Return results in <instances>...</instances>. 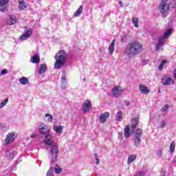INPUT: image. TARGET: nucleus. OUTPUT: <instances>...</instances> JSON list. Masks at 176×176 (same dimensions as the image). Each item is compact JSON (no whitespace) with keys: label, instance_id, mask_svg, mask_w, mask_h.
<instances>
[{"label":"nucleus","instance_id":"nucleus-1","mask_svg":"<svg viewBox=\"0 0 176 176\" xmlns=\"http://www.w3.org/2000/svg\"><path fill=\"white\" fill-rule=\"evenodd\" d=\"M44 143L45 145L50 146L49 151V157L51 160V164L56 163L57 162V157H58V146L54 144V138L53 135L47 133L44 138Z\"/></svg>","mask_w":176,"mask_h":176},{"label":"nucleus","instance_id":"nucleus-2","mask_svg":"<svg viewBox=\"0 0 176 176\" xmlns=\"http://www.w3.org/2000/svg\"><path fill=\"white\" fill-rule=\"evenodd\" d=\"M140 52H142V45L138 41L129 43L126 48L125 53L128 56H135Z\"/></svg>","mask_w":176,"mask_h":176},{"label":"nucleus","instance_id":"nucleus-3","mask_svg":"<svg viewBox=\"0 0 176 176\" xmlns=\"http://www.w3.org/2000/svg\"><path fill=\"white\" fill-rule=\"evenodd\" d=\"M66 56L67 54L64 50H60L56 54L54 57L56 60L54 65L55 69H60V68L64 67V64H65V61H67Z\"/></svg>","mask_w":176,"mask_h":176},{"label":"nucleus","instance_id":"nucleus-4","mask_svg":"<svg viewBox=\"0 0 176 176\" xmlns=\"http://www.w3.org/2000/svg\"><path fill=\"white\" fill-rule=\"evenodd\" d=\"M173 34V29L169 28L165 31L162 36H160L157 38V43L155 45V50H160L164 45L166 41L168 39V36Z\"/></svg>","mask_w":176,"mask_h":176},{"label":"nucleus","instance_id":"nucleus-5","mask_svg":"<svg viewBox=\"0 0 176 176\" xmlns=\"http://www.w3.org/2000/svg\"><path fill=\"white\" fill-rule=\"evenodd\" d=\"M38 131L40 134H41V135H46L50 133V129L47 125L43 123H40L38 125Z\"/></svg>","mask_w":176,"mask_h":176},{"label":"nucleus","instance_id":"nucleus-6","mask_svg":"<svg viewBox=\"0 0 176 176\" xmlns=\"http://www.w3.org/2000/svg\"><path fill=\"white\" fill-rule=\"evenodd\" d=\"M32 35V30L31 28H28V27H25V30L23 34L20 36V41H27L30 36Z\"/></svg>","mask_w":176,"mask_h":176},{"label":"nucleus","instance_id":"nucleus-7","mask_svg":"<svg viewBox=\"0 0 176 176\" xmlns=\"http://www.w3.org/2000/svg\"><path fill=\"white\" fill-rule=\"evenodd\" d=\"M161 82L164 86H171V85H174V80L169 75L164 76Z\"/></svg>","mask_w":176,"mask_h":176},{"label":"nucleus","instance_id":"nucleus-8","mask_svg":"<svg viewBox=\"0 0 176 176\" xmlns=\"http://www.w3.org/2000/svg\"><path fill=\"white\" fill-rule=\"evenodd\" d=\"M16 137H17V134L16 133V132H11V133H8L6 135V138L5 140L6 145H9V144H10V142H13V141H14Z\"/></svg>","mask_w":176,"mask_h":176},{"label":"nucleus","instance_id":"nucleus-9","mask_svg":"<svg viewBox=\"0 0 176 176\" xmlns=\"http://www.w3.org/2000/svg\"><path fill=\"white\" fill-rule=\"evenodd\" d=\"M168 9H170V6L167 3H160L159 6V10L161 12V13L164 14L167 13L168 11Z\"/></svg>","mask_w":176,"mask_h":176},{"label":"nucleus","instance_id":"nucleus-10","mask_svg":"<svg viewBox=\"0 0 176 176\" xmlns=\"http://www.w3.org/2000/svg\"><path fill=\"white\" fill-rule=\"evenodd\" d=\"M82 109L83 112H87V111H90L91 109V102L90 100H86L84 102Z\"/></svg>","mask_w":176,"mask_h":176},{"label":"nucleus","instance_id":"nucleus-11","mask_svg":"<svg viewBox=\"0 0 176 176\" xmlns=\"http://www.w3.org/2000/svg\"><path fill=\"white\" fill-rule=\"evenodd\" d=\"M112 93L114 97H119V96L123 93V90L122 88H120V87L116 86L113 89Z\"/></svg>","mask_w":176,"mask_h":176},{"label":"nucleus","instance_id":"nucleus-12","mask_svg":"<svg viewBox=\"0 0 176 176\" xmlns=\"http://www.w3.org/2000/svg\"><path fill=\"white\" fill-rule=\"evenodd\" d=\"M109 118V113L105 112L101 114L99 117V120L100 123H105L107 122V119Z\"/></svg>","mask_w":176,"mask_h":176},{"label":"nucleus","instance_id":"nucleus-13","mask_svg":"<svg viewBox=\"0 0 176 176\" xmlns=\"http://www.w3.org/2000/svg\"><path fill=\"white\" fill-rule=\"evenodd\" d=\"M25 8H27V3L24 0H19V10H25Z\"/></svg>","mask_w":176,"mask_h":176},{"label":"nucleus","instance_id":"nucleus-14","mask_svg":"<svg viewBox=\"0 0 176 176\" xmlns=\"http://www.w3.org/2000/svg\"><path fill=\"white\" fill-rule=\"evenodd\" d=\"M17 23V19H16V16L11 15L10 19L7 20V24L8 25H13V24H16Z\"/></svg>","mask_w":176,"mask_h":176},{"label":"nucleus","instance_id":"nucleus-15","mask_svg":"<svg viewBox=\"0 0 176 176\" xmlns=\"http://www.w3.org/2000/svg\"><path fill=\"white\" fill-rule=\"evenodd\" d=\"M39 61H41L39 54H35L30 59V63H32V64H38Z\"/></svg>","mask_w":176,"mask_h":176},{"label":"nucleus","instance_id":"nucleus-16","mask_svg":"<svg viewBox=\"0 0 176 176\" xmlns=\"http://www.w3.org/2000/svg\"><path fill=\"white\" fill-rule=\"evenodd\" d=\"M47 70V66L46 64H41L40 67L38 69L39 75H42V74H45Z\"/></svg>","mask_w":176,"mask_h":176},{"label":"nucleus","instance_id":"nucleus-17","mask_svg":"<svg viewBox=\"0 0 176 176\" xmlns=\"http://www.w3.org/2000/svg\"><path fill=\"white\" fill-rule=\"evenodd\" d=\"M139 89L142 94H148L150 91L149 89H148V87L142 85L139 86Z\"/></svg>","mask_w":176,"mask_h":176},{"label":"nucleus","instance_id":"nucleus-18","mask_svg":"<svg viewBox=\"0 0 176 176\" xmlns=\"http://www.w3.org/2000/svg\"><path fill=\"white\" fill-rule=\"evenodd\" d=\"M137 126H138V118H134L131 120L132 131H135V129L137 128Z\"/></svg>","mask_w":176,"mask_h":176},{"label":"nucleus","instance_id":"nucleus-19","mask_svg":"<svg viewBox=\"0 0 176 176\" xmlns=\"http://www.w3.org/2000/svg\"><path fill=\"white\" fill-rule=\"evenodd\" d=\"M62 89H67V77L65 76V73L63 72L62 75Z\"/></svg>","mask_w":176,"mask_h":176},{"label":"nucleus","instance_id":"nucleus-20","mask_svg":"<svg viewBox=\"0 0 176 176\" xmlns=\"http://www.w3.org/2000/svg\"><path fill=\"white\" fill-rule=\"evenodd\" d=\"M136 159H137L136 154H132V155H129L128 157V160H127V164H129V166H130V164H131V163H133V162H134V160H136Z\"/></svg>","mask_w":176,"mask_h":176},{"label":"nucleus","instance_id":"nucleus-21","mask_svg":"<svg viewBox=\"0 0 176 176\" xmlns=\"http://www.w3.org/2000/svg\"><path fill=\"white\" fill-rule=\"evenodd\" d=\"M109 52L110 55L113 54V52H115V39H113L110 44L109 47Z\"/></svg>","mask_w":176,"mask_h":176},{"label":"nucleus","instance_id":"nucleus-22","mask_svg":"<svg viewBox=\"0 0 176 176\" xmlns=\"http://www.w3.org/2000/svg\"><path fill=\"white\" fill-rule=\"evenodd\" d=\"M130 126L129 125L126 126L124 130V137L125 138H129L130 137Z\"/></svg>","mask_w":176,"mask_h":176},{"label":"nucleus","instance_id":"nucleus-23","mask_svg":"<svg viewBox=\"0 0 176 176\" xmlns=\"http://www.w3.org/2000/svg\"><path fill=\"white\" fill-rule=\"evenodd\" d=\"M123 119V112L122 111H118V113L116 115V120H117V122H122Z\"/></svg>","mask_w":176,"mask_h":176},{"label":"nucleus","instance_id":"nucleus-24","mask_svg":"<svg viewBox=\"0 0 176 176\" xmlns=\"http://www.w3.org/2000/svg\"><path fill=\"white\" fill-rule=\"evenodd\" d=\"M133 141H134L135 146H136V148H138V146H140L141 144V138L138 136H136V137L135 136L133 138Z\"/></svg>","mask_w":176,"mask_h":176},{"label":"nucleus","instance_id":"nucleus-25","mask_svg":"<svg viewBox=\"0 0 176 176\" xmlns=\"http://www.w3.org/2000/svg\"><path fill=\"white\" fill-rule=\"evenodd\" d=\"M82 12H83V6H80L79 8L74 13V17H78L82 14Z\"/></svg>","mask_w":176,"mask_h":176},{"label":"nucleus","instance_id":"nucleus-26","mask_svg":"<svg viewBox=\"0 0 176 176\" xmlns=\"http://www.w3.org/2000/svg\"><path fill=\"white\" fill-rule=\"evenodd\" d=\"M53 129L55 133L61 134L63 133V126H54Z\"/></svg>","mask_w":176,"mask_h":176},{"label":"nucleus","instance_id":"nucleus-27","mask_svg":"<svg viewBox=\"0 0 176 176\" xmlns=\"http://www.w3.org/2000/svg\"><path fill=\"white\" fill-rule=\"evenodd\" d=\"M170 153H174V151H175V141L173 140L169 146Z\"/></svg>","mask_w":176,"mask_h":176},{"label":"nucleus","instance_id":"nucleus-28","mask_svg":"<svg viewBox=\"0 0 176 176\" xmlns=\"http://www.w3.org/2000/svg\"><path fill=\"white\" fill-rule=\"evenodd\" d=\"M19 83H21V85H28V78L27 77H21L19 78Z\"/></svg>","mask_w":176,"mask_h":176},{"label":"nucleus","instance_id":"nucleus-29","mask_svg":"<svg viewBox=\"0 0 176 176\" xmlns=\"http://www.w3.org/2000/svg\"><path fill=\"white\" fill-rule=\"evenodd\" d=\"M9 102V98H6L0 103V109H2L4 107H6V104Z\"/></svg>","mask_w":176,"mask_h":176},{"label":"nucleus","instance_id":"nucleus-30","mask_svg":"<svg viewBox=\"0 0 176 176\" xmlns=\"http://www.w3.org/2000/svg\"><path fill=\"white\" fill-rule=\"evenodd\" d=\"M53 164H54V163H51V166L50 170L47 171L46 176H54L53 175Z\"/></svg>","mask_w":176,"mask_h":176},{"label":"nucleus","instance_id":"nucleus-31","mask_svg":"<svg viewBox=\"0 0 176 176\" xmlns=\"http://www.w3.org/2000/svg\"><path fill=\"white\" fill-rule=\"evenodd\" d=\"M135 137H139L141 138V137H142V130H141L140 129H137L135 133Z\"/></svg>","mask_w":176,"mask_h":176},{"label":"nucleus","instance_id":"nucleus-32","mask_svg":"<svg viewBox=\"0 0 176 176\" xmlns=\"http://www.w3.org/2000/svg\"><path fill=\"white\" fill-rule=\"evenodd\" d=\"M133 24H134L136 28H138V18L133 17L132 18Z\"/></svg>","mask_w":176,"mask_h":176},{"label":"nucleus","instance_id":"nucleus-33","mask_svg":"<svg viewBox=\"0 0 176 176\" xmlns=\"http://www.w3.org/2000/svg\"><path fill=\"white\" fill-rule=\"evenodd\" d=\"M61 168L58 166V165H56L54 168V171L56 173V174H60V173H61Z\"/></svg>","mask_w":176,"mask_h":176},{"label":"nucleus","instance_id":"nucleus-34","mask_svg":"<svg viewBox=\"0 0 176 176\" xmlns=\"http://www.w3.org/2000/svg\"><path fill=\"white\" fill-rule=\"evenodd\" d=\"M45 118H47V122H52L53 120V116H52V114H49V113H46L45 115Z\"/></svg>","mask_w":176,"mask_h":176},{"label":"nucleus","instance_id":"nucleus-35","mask_svg":"<svg viewBox=\"0 0 176 176\" xmlns=\"http://www.w3.org/2000/svg\"><path fill=\"white\" fill-rule=\"evenodd\" d=\"M7 9H6V6L0 3V12H6Z\"/></svg>","mask_w":176,"mask_h":176},{"label":"nucleus","instance_id":"nucleus-36","mask_svg":"<svg viewBox=\"0 0 176 176\" xmlns=\"http://www.w3.org/2000/svg\"><path fill=\"white\" fill-rule=\"evenodd\" d=\"M160 127H161V129L166 127V121L165 120L161 121V122L160 123Z\"/></svg>","mask_w":176,"mask_h":176},{"label":"nucleus","instance_id":"nucleus-37","mask_svg":"<svg viewBox=\"0 0 176 176\" xmlns=\"http://www.w3.org/2000/svg\"><path fill=\"white\" fill-rule=\"evenodd\" d=\"M162 155H163V150L160 149L157 151V156H158V157H162Z\"/></svg>","mask_w":176,"mask_h":176},{"label":"nucleus","instance_id":"nucleus-38","mask_svg":"<svg viewBox=\"0 0 176 176\" xmlns=\"http://www.w3.org/2000/svg\"><path fill=\"white\" fill-rule=\"evenodd\" d=\"M0 3L1 5H8L9 3V0H0Z\"/></svg>","mask_w":176,"mask_h":176},{"label":"nucleus","instance_id":"nucleus-39","mask_svg":"<svg viewBox=\"0 0 176 176\" xmlns=\"http://www.w3.org/2000/svg\"><path fill=\"white\" fill-rule=\"evenodd\" d=\"M168 109V104H165L162 109V112H167Z\"/></svg>","mask_w":176,"mask_h":176},{"label":"nucleus","instance_id":"nucleus-40","mask_svg":"<svg viewBox=\"0 0 176 176\" xmlns=\"http://www.w3.org/2000/svg\"><path fill=\"white\" fill-rule=\"evenodd\" d=\"M118 135H119L118 140H123V133L119 132Z\"/></svg>","mask_w":176,"mask_h":176},{"label":"nucleus","instance_id":"nucleus-41","mask_svg":"<svg viewBox=\"0 0 176 176\" xmlns=\"http://www.w3.org/2000/svg\"><path fill=\"white\" fill-rule=\"evenodd\" d=\"M6 127V124H0V130H3Z\"/></svg>","mask_w":176,"mask_h":176},{"label":"nucleus","instance_id":"nucleus-42","mask_svg":"<svg viewBox=\"0 0 176 176\" xmlns=\"http://www.w3.org/2000/svg\"><path fill=\"white\" fill-rule=\"evenodd\" d=\"M166 64H167V60H163L160 65H162V67H164V65H166Z\"/></svg>","mask_w":176,"mask_h":176},{"label":"nucleus","instance_id":"nucleus-43","mask_svg":"<svg viewBox=\"0 0 176 176\" xmlns=\"http://www.w3.org/2000/svg\"><path fill=\"white\" fill-rule=\"evenodd\" d=\"M1 75H5L6 74H8V70L6 69H2L1 72Z\"/></svg>","mask_w":176,"mask_h":176},{"label":"nucleus","instance_id":"nucleus-44","mask_svg":"<svg viewBox=\"0 0 176 176\" xmlns=\"http://www.w3.org/2000/svg\"><path fill=\"white\" fill-rule=\"evenodd\" d=\"M37 137H38V135L36 133H33L30 136L31 138H37Z\"/></svg>","mask_w":176,"mask_h":176},{"label":"nucleus","instance_id":"nucleus-45","mask_svg":"<svg viewBox=\"0 0 176 176\" xmlns=\"http://www.w3.org/2000/svg\"><path fill=\"white\" fill-rule=\"evenodd\" d=\"M10 159H14V154L13 153L10 154Z\"/></svg>","mask_w":176,"mask_h":176},{"label":"nucleus","instance_id":"nucleus-46","mask_svg":"<svg viewBox=\"0 0 176 176\" xmlns=\"http://www.w3.org/2000/svg\"><path fill=\"white\" fill-rule=\"evenodd\" d=\"M142 63H143L144 65H146V64H148V60H142Z\"/></svg>","mask_w":176,"mask_h":176},{"label":"nucleus","instance_id":"nucleus-47","mask_svg":"<svg viewBox=\"0 0 176 176\" xmlns=\"http://www.w3.org/2000/svg\"><path fill=\"white\" fill-rule=\"evenodd\" d=\"M163 67H164V66H162V65H160L158 66V69H160V71H162V70L163 69Z\"/></svg>","mask_w":176,"mask_h":176},{"label":"nucleus","instance_id":"nucleus-48","mask_svg":"<svg viewBox=\"0 0 176 176\" xmlns=\"http://www.w3.org/2000/svg\"><path fill=\"white\" fill-rule=\"evenodd\" d=\"M96 164H100V159L96 157Z\"/></svg>","mask_w":176,"mask_h":176},{"label":"nucleus","instance_id":"nucleus-49","mask_svg":"<svg viewBox=\"0 0 176 176\" xmlns=\"http://www.w3.org/2000/svg\"><path fill=\"white\" fill-rule=\"evenodd\" d=\"M168 1V0H162L161 3H167Z\"/></svg>","mask_w":176,"mask_h":176},{"label":"nucleus","instance_id":"nucleus-50","mask_svg":"<svg viewBox=\"0 0 176 176\" xmlns=\"http://www.w3.org/2000/svg\"><path fill=\"white\" fill-rule=\"evenodd\" d=\"M119 5H120V8H123V2L120 1Z\"/></svg>","mask_w":176,"mask_h":176},{"label":"nucleus","instance_id":"nucleus-51","mask_svg":"<svg viewBox=\"0 0 176 176\" xmlns=\"http://www.w3.org/2000/svg\"><path fill=\"white\" fill-rule=\"evenodd\" d=\"M175 4H174V9H175V12H176V0H174Z\"/></svg>","mask_w":176,"mask_h":176},{"label":"nucleus","instance_id":"nucleus-52","mask_svg":"<svg viewBox=\"0 0 176 176\" xmlns=\"http://www.w3.org/2000/svg\"><path fill=\"white\" fill-rule=\"evenodd\" d=\"M165 173L162 172L161 175L164 176Z\"/></svg>","mask_w":176,"mask_h":176},{"label":"nucleus","instance_id":"nucleus-53","mask_svg":"<svg viewBox=\"0 0 176 176\" xmlns=\"http://www.w3.org/2000/svg\"><path fill=\"white\" fill-rule=\"evenodd\" d=\"M126 105H129V103H126Z\"/></svg>","mask_w":176,"mask_h":176}]
</instances>
